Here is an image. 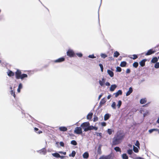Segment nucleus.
Instances as JSON below:
<instances>
[{
    "mask_svg": "<svg viewBox=\"0 0 159 159\" xmlns=\"http://www.w3.org/2000/svg\"><path fill=\"white\" fill-rule=\"evenodd\" d=\"M124 134L121 131H118L113 138L112 145H116L120 144L125 137Z\"/></svg>",
    "mask_w": 159,
    "mask_h": 159,
    "instance_id": "1",
    "label": "nucleus"
},
{
    "mask_svg": "<svg viewBox=\"0 0 159 159\" xmlns=\"http://www.w3.org/2000/svg\"><path fill=\"white\" fill-rule=\"evenodd\" d=\"M16 78V79H21L23 80L24 78H27L28 75L26 74H21V72L20 70L19 69H17L15 73Z\"/></svg>",
    "mask_w": 159,
    "mask_h": 159,
    "instance_id": "2",
    "label": "nucleus"
},
{
    "mask_svg": "<svg viewBox=\"0 0 159 159\" xmlns=\"http://www.w3.org/2000/svg\"><path fill=\"white\" fill-rule=\"evenodd\" d=\"M90 125V123L89 122H84L82 123L81 125V128L84 129V131L85 132L87 131V130H85Z\"/></svg>",
    "mask_w": 159,
    "mask_h": 159,
    "instance_id": "3",
    "label": "nucleus"
},
{
    "mask_svg": "<svg viewBox=\"0 0 159 159\" xmlns=\"http://www.w3.org/2000/svg\"><path fill=\"white\" fill-rule=\"evenodd\" d=\"M66 55L70 57H74L75 53L74 51L71 49H69L66 52Z\"/></svg>",
    "mask_w": 159,
    "mask_h": 159,
    "instance_id": "4",
    "label": "nucleus"
},
{
    "mask_svg": "<svg viewBox=\"0 0 159 159\" xmlns=\"http://www.w3.org/2000/svg\"><path fill=\"white\" fill-rule=\"evenodd\" d=\"M74 133L77 134H82V128L80 127H76L74 130Z\"/></svg>",
    "mask_w": 159,
    "mask_h": 159,
    "instance_id": "5",
    "label": "nucleus"
},
{
    "mask_svg": "<svg viewBox=\"0 0 159 159\" xmlns=\"http://www.w3.org/2000/svg\"><path fill=\"white\" fill-rule=\"evenodd\" d=\"M98 129V128L97 127L94 126L93 125H89V127H88L87 128L85 129V130H87V131L90 130H91L94 129L95 130H97Z\"/></svg>",
    "mask_w": 159,
    "mask_h": 159,
    "instance_id": "6",
    "label": "nucleus"
},
{
    "mask_svg": "<svg viewBox=\"0 0 159 159\" xmlns=\"http://www.w3.org/2000/svg\"><path fill=\"white\" fill-rule=\"evenodd\" d=\"M156 52V51L155 50H153L152 49H150L147 52L145 53V55L146 56L149 55L154 53Z\"/></svg>",
    "mask_w": 159,
    "mask_h": 159,
    "instance_id": "7",
    "label": "nucleus"
},
{
    "mask_svg": "<svg viewBox=\"0 0 159 159\" xmlns=\"http://www.w3.org/2000/svg\"><path fill=\"white\" fill-rule=\"evenodd\" d=\"M38 152L41 154L45 155L47 152L46 149L45 148H43L41 149L38 151Z\"/></svg>",
    "mask_w": 159,
    "mask_h": 159,
    "instance_id": "8",
    "label": "nucleus"
},
{
    "mask_svg": "<svg viewBox=\"0 0 159 159\" xmlns=\"http://www.w3.org/2000/svg\"><path fill=\"white\" fill-rule=\"evenodd\" d=\"M122 93V92L121 90H119L116 93H113V95L115 96L116 98H117L120 95H121Z\"/></svg>",
    "mask_w": 159,
    "mask_h": 159,
    "instance_id": "9",
    "label": "nucleus"
},
{
    "mask_svg": "<svg viewBox=\"0 0 159 159\" xmlns=\"http://www.w3.org/2000/svg\"><path fill=\"white\" fill-rule=\"evenodd\" d=\"M65 59L63 57H62L58 59H57L55 60L54 61V62L55 63L61 62H63L65 61Z\"/></svg>",
    "mask_w": 159,
    "mask_h": 159,
    "instance_id": "10",
    "label": "nucleus"
},
{
    "mask_svg": "<svg viewBox=\"0 0 159 159\" xmlns=\"http://www.w3.org/2000/svg\"><path fill=\"white\" fill-rule=\"evenodd\" d=\"M98 159H111V156L110 155L102 156L101 157Z\"/></svg>",
    "mask_w": 159,
    "mask_h": 159,
    "instance_id": "11",
    "label": "nucleus"
},
{
    "mask_svg": "<svg viewBox=\"0 0 159 159\" xmlns=\"http://www.w3.org/2000/svg\"><path fill=\"white\" fill-rule=\"evenodd\" d=\"M8 75L9 77H12L15 74L12 71L9 70L7 72Z\"/></svg>",
    "mask_w": 159,
    "mask_h": 159,
    "instance_id": "12",
    "label": "nucleus"
},
{
    "mask_svg": "<svg viewBox=\"0 0 159 159\" xmlns=\"http://www.w3.org/2000/svg\"><path fill=\"white\" fill-rule=\"evenodd\" d=\"M147 60L146 59H144L142 60L139 62V64L142 67H143L144 66H145V62Z\"/></svg>",
    "mask_w": 159,
    "mask_h": 159,
    "instance_id": "13",
    "label": "nucleus"
},
{
    "mask_svg": "<svg viewBox=\"0 0 159 159\" xmlns=\"http://www.w3.org/2000/svg\"><path fill=\"white\" fill-rule=\"evenodd\" d=\"M116 87L117 86L116 84L111 85L110 88V91L111 92L113 91Z\"/></svg>",
    "mask_w": 159,
    "mask_h": 159,
    "instance_id": "14",
    "label": "nucleus"
},
{
    "mask_svg": "<svg viewBox=\"0 0 159 159\" xmlns=\"http://www.w3.org/2000/svg\"><path fill=\"white\" fill-rule=\"evenodd\" d=\"M59 129L61 131H66L67 130V129L66 127L62 126L59 128Z\"/></svg>",
    "mask_w": 159,
    "mask_h": 159,
    "instance_id": "15",
    "label": "nucleus"
},
{
    "mask_svg": "<svg viewBox=\"0 0 159 159\" xmlns=\"http://www.w3.org/2000/svg\"><path fill=\"white\" fill-rule=\"evenodd\" d=\"M111 115L109 114H106L104 116V120L105 121L108 120L110 117Z\"/></svg>",
    "mask_w": 159,
    "mask_h": 159,
    "instance_id": "16",
    "label": "nucleus"
},
{
    "mask_svg": "<svg viewBox=\"0 0 159 159\" xmlns=\"http://www.w3.org/2000/svg\"><path fill=\"white\" fill-rule=\"evenodd\" d=\"M133 92V89L132 87L129 88V90L126 93V96L129 95Z\"/></svg>",
    "mask_w": 159,
    "mask_h": 159,
    "instance_id": "17",
    "label": "nucleus"
},
{
    "mask_svg": "<svg viewBox=\"0 0 159 159\" xmlns=\"http://www.w3.org/2000/svg\"><path fill=\"white\" fill-rule=\"evenodd\" d=\"M107 72L109 75L110 76V77H112L114 76V73L111 70H107Z\"/></svg>",
    "mask_w": 159,
    "mask_h": 159,
    "instance_id": "18",
    "label": "nucleus"
},
{
    "mask_svg": "<svg viewBox=\"0 0 159 159\" xmlns=\"http://www.w3.org/2000/svg\"><path fill=\"white\" fill-rule=\"evenodd\" d=\"M83 156L84 158L87 159L89 157V154L88 152H85L83 154Z\"/></svg>",
    "mask_w": 159,
    "mask_h": 159,
    "instance_id": "19",
    "label": "nucleus"
},
{
    "mask_svg": "<svg viewBox=\"0 0 159 159\" xmlns=\"http://www.w3.org/2000/svg\"><path fill=\"white\" fill-rule=\"evenodd\" d=\"M39 130V129L35 127L34 128V131L36 133L38 134H40L42 133V131L41 130H39Z\"/></svg>",
    "mask_w": 159,
    "mask_h": 159,
    "instance_id": "20",
    "label": "nucleus"
},
{
    "mask_svg": "<svg viewBox=\"0 0 159 159\" xmlns=\"http://www.w3.org/2000/svg\"><path fill=\"white\" fill-rule=\"evenodd\" d=\"M121 157L123 159H128V157L126 153H123L121 155Z\"/></svg>",
    "mask_w": 159,
    "mask_h": 159,
    "instance_id": "21",
    "label": "nucleus"
},
{
    "mask_svg": "<svg viewBox=\"0 0 159 159\" xmlns=\"http://www.w3.org/2000/svg\"><path fill=\"white\" fill-rule=\"evenodd\" d=\"M102 81L100 80L99 81V83L100 85L102 86H103L105 82V80L104 78H102Z\"/></svg>",
    "mask_w": 159,
    "mask_h": 159,
    "instance_id": "22",
    "label": "nucleus"
},
{
    "mask_svg": "<svg viewBox=\"0 0 159 159\" xmlns=\"http://www.w3.org/2000/svg\"><path fill=\"white\" fill-rule=\"evenodd\" d=\"M158 58L157 57H154L152 58L151 62L153 63H156L158 61Z\"/></svg>",
    "mask_w": 159,
    "mask_h": 159,
    "instance_id": "23",
    "label": "nucleus"
},
{
    "mask_svg": "<svg viewBox=\"0 0 159 159\" xmlns=\"http://www.w3.org/2000/svg\"><path fill=\"white\" fill-rule=\"evenodd\" d=\"M93 115L92 113H90L87 115V118L88 120H90L92 117Z\"/></svg>",
    "mask_w": 159,
    "mask_h": 159,
    "instance_id": "24",
    "label": "nucleus"
},
{
    "mask_svg": "<svg viewBox=\"0 0 159 159\" xmlns=\"http://www.w3.org/2000/svg\"><path fill=\"white\" fill-rule=\"evenodd\" d=\"M127 63L126 61H123L121 62L120 66L122 67H124L126 66Z\"/></svg>",
    "mask_w": 159,
    "mask_h": 159,
    "instance_id": "25",
    "label": "nucleus"
},
{
    "mask_svg": "<svg viewBox=\"0 0 159 159\" xmlns=\"http://www.w3.org/2000/svg\"><path fill=\"white\" fill-rule=\"evenodd\" d=\"M147 102V100L146 98L141 99L140 100V103L141 104H144Z\"/></svg>",
    "mask_w": 159,
    "mask_h": 159,
    "instance_id": "26",
    "label": "nucleus"
},
{
    "mask_svg": "<svg viewBox=\"0 0 159 159\" xmlns=\"http://www.w3.org/2000/svg\"><path fill=\"white\" fill-rule=\"evenodd\" d=\"M106 101L105 99V98H103L102 99L100 102V104L101 105H102L104 104L106 102Z\"/></svg>",
    "mask_w": 159,
    "mask_h": 159,
    "instance_id": "27",
    "label": "nucleus"
},
{
    "mask_svg": "<svg viewBox=\"0 0 159 159\" xmlns=\"http://www.w3.org/2000/svg\"><path fill=\"white\" fill-rule=\"evenodd\" d=\"M52 155L54 157H56L57 158H59L61 157V156H60V155L57 153H53Z\"/></svg>",
    "mask_w": 159,
    "mask_h": 159,
    "instance_id": "28",
    "label": "nucleus"
},
{
    "mask_svg": "<svg viewBox=\"0 0 159 159\" xmlns=\"http://www.w3.org/2000/svg\"><path fill=\"white\" fill-rule=\"evenodd\" d=\"M22 84L21 83H20L18 87V88L17 90V92L18 93H20V89H22Z\"/></svg>",
    "mask_w": 159,
    "mask_h": 159,
    "instance_id": "29",
    "label": "nucleus"
},
{
    "mask_svg": "<svg viewBox=\"0 0 159 159\" xmlns=\"http://www.w3.org/2000/svg\"><path fill=\"white\" fill-rule=\"evenodd\" d=\"M75 151H73L71 152V153L69 155V156L74 157L75 156Z\"/></svg>",
    "mask_w": 159,
    "mask_h": 159,
    "instance_id": "30",
    "label": "nucleus"
},
{
    "mask_svg": "<svg viewBox=\"0 0 159 159\" xmlns=\"http://www.w3.org/2000/svg\"><path fill=\"white\" fill-rule=\"evenodd\" d=\"M114 149L117 152H121L120 148L118 147H115V148H114Z\"/></svg>",
    "mask_w": 159,
    "mask_h": 159,
    "instance_id": "31",
    "label": "nucleus"
},
{
    "mask_svg": "<svg viewBox=\"0 0 159 159\" xmlns=\"http://www.w3.org/2000/svg\"><path fill=\"white\" fill-rule=\"evenodd\" d=\"M119 55V53L117 51H116L114 53V57H117Z\"/></svg>",
    "mask_w": 159,
    "mask_h": 159,
    "instance_id": "32",
    "label": "nucleus"
},
{
    "mask_svg": "<svg viewBox=\"0 0 159 159\" xmlns=\"http://www.w3.org/2000/svg\"><path fill=\"white\" fill-rule=\"evenodd\" d=\"M139 65V64L138 62H134L133 64V66L135 68H137Z\"/></svg>",
    "mask_w": 159,
    "mask_h": 159,
    "instance_id": "33",
    "label": "nucleus"
},
{
    "mask_svg": "<svg viewBox=\"0 0 159 159\" xmlns=\"http://www.w3.org/2000/svg\"><path fill=\"white\" fill-rule=\"evenodd\" d=\"M107 133L111 135L112 134V132H113V130L111 129H107Z\"/></svg>",
    "mask_w": 159,
    "mask_h": 159,
    "instance_id": "34",
    "label": "nucleus"
},
{
    "mask_svg": "<svg viewBox=\"0 0 159 159\" xmlns=\"http://www.w3.org/2000/svg\"><path fill=\"white\" fill-rule=\"evenodd\" d=\"M122 104V102L120 100H119L118 102V104L117 105V106L118 107V108H119L120 107L121 105Z\"/></svg>",
    "mask_w": 159,
    "mask_h": 159,
    "instance_id": "35",
    "label": "nucleus"
},
{
    "mask_svg": "<svg viewBox=\"0 0 159 159\" xmlns=\"http://www.w3.org/2000/svg\"><path fill=\"white\" fill-rule=\"evenodd\" d=\"M133 57H131L130 58L133 60H135L138 58V56L137 55L134 54L132 55Z\"/></svg>",
    "mask_w": 159,
    "mask_h": 159,
    "instance_id": "36",
    "label": "nucleus"
},
{
    "mask_svg": "<svg viewBox=\"0 0 159 159\" xmlns=\"http://www.w3.org/2000/svg\"><path fill=\"white\" fill-rule=\"evenodd\" d=\"M71 144L74 145H77V143L76 142L75 140H72L71 141Z\"/></svg>",
    "mask_w": 159,
    "mask_h": 159,
    "instance_id": "37",
    "label": "nucleus"
},
{
    "mask_svg": "<svg viewBox=\"0 0 159 159\" xmlns=\"http://www.w3.org/2000/svg\"><path fill=\"white\" fill-rule=\"evenodd\" d=\"M127 152L129 154L131 155L133 153V152L132 149H129L127 150Z\"/></svg>",
    "mask_w": 159,
    "mask_h": 159,
    "instance_id": "38",
    "label": "nucleus"
},
{
    "mask_svg": "<svg viewBox=\"0 0 159 159\" xmlns=\"http://www.w3.org/2000/svg\"><path fill=\"white\" fill-rule=\"evenodd\" d=\"M133 150L136 153H137L139 152V150L138 148L134 146L133 147Z\"/></svg>",
    "mask_w": 159,
    "mask_h": 159,
    "instance_id": "39",
    "label": "nucleus"
},
{
    "mask_svg": "<svg viewBox=\"0 0 159 159\" xmlns=\"http://www.w3.org/2000/svg\"><path fill=\"white\" fill-rule=\"evenodd\" d=\"M100 56L103 58H105L107 57V55L106 54L104 53L101 54Z\"/></svg>",
    "mask_w": 159,
    "mask_h": 159,
    "instance_id": "40",
    "label": "nucleus"
},
{
    "mask_svg": "<svg viewBox=\"0 0 159 159\" xmlns=\"http://www.w3.org/2000/svg\"><path fill=\"white\" fill-rule=\"evenodd\" d=\"M116 72H120L121 71V68L119 66H117L116 68Z\"/></svg>",
    "mask_w": 159,
    "mask_h": 159,
    "instance_id": "41",
    "label": "nucleus"
},
{
    "mask_svg": "<svg viewBox=\"0 0 159 159\" xmlns=\"http://www.w3.org/2000/svg\"><path fill=\"white\" fill-rule=\"evenodd\" d=\"M111 107L114 109H116V103L115 102H113L112 105H111Z\"/></svg>",
    "mask_w": 159,
    "mask_h": 159,
    "instance_id": "42",
    "label": "nucleus"
},
{
    "mask_svg": "<svg viewBox=\"0 0 159 159\" xmlns=\"http://www.w3.org/2000/svg\"><path fill=\"white\" fill-rule=\"evenodd\" d=\"M154 67L157 69L159 68V62H156L154 65Z\"/></svg>",
    "mask_w": 159,
    "mask_h": 159,
    "instance_id": "43",
    "label": "nucleus"
},
{
    "mask_svg": "<svg viewBox=\"0 0 159 159\" xmlns=\"http://www.w3.org/2000/svg\"><path fill=\"white\" fill-rule=\"evenodd\" d=\"M10 93L11 95H12L14 97V98H15L16 97V95L14 91L13 90H11Z\"/></svg>",
    "mask_w": 159,
    "mask_h": 159,
    "instance_id": "44",
    "label": "nucleus"
},
{
    "mask_svg": "<svg viewBox=\"0 0 159 159\" xmlns=\"http://www.w3.org/2000/svg\"><path fill=\"white\" fill-rule=\"evenodd\" d=\"M156 129H149V130H148V132H149V133L150 134H151L154 131H156Z\"/></svg>",
    "mask_w": 159,
    "mask_h": 159,
    "instance_id": "45",
    "label": "nucleus"
},
{
    "mask_svg": "<svg viewBox=\"0 0 159 159\" xmlns=\"http://www.w3.org/2000/svg\"><path fill=\"white\" fill-rule=\"evenodd\" d=\"M140 143L139 141L138 140H137L135 144V145L137 147L139 148Z\"/></svg>",
    "mask_w": 159,
    "mask_h": 159,
    "instance_id": "46",
    "label": "nucleus"
},
{
    "mask_svg": "<svg viewBox=\"0 0 159 159\" xmlns=\"http://www.w3.org/2000/svg\"><path fill=\"white\" fill-rule=\"evenodd\" d=\"M99 66H100V67L101 68V71L102 72L103 71V65L101 64H99Z\"/></svg>",
    "mask_w": 159,
    "mask_h": 159,
    "instance_id": "47",
    "label": "nucleus"
},
{
    "mask_svg": "<svg viewBox=\"0 0 159 159\" xmlns=\"http://www.w3.org/2000/svg\"><path fill=\"white\" fill-rule=\"evenodd\" d=\"M98 120V118L96 116H95L93 118V121L94 122L97 121Z\"/></svg>",
    "mask_w": 159,
    "mask_h": 159,
    "instance_id": "48",
    "label": "nucleus"
},
{
    "mask_svg": "<svg viewBox=\"0 0 159 159\" xmlns=\"http://www.w3.org/2000/svg\"><path fill=\"white\" fill-rule=\"evenodd\" d=\"M88 57L91 58H96L93 54L89 55Z\"/></svg>",
    "mask_w": 159,
    "mask_h": 159,
    "instance_id": "49",
    "label": "nucleus"
},
{
    "mask_svg": "<svg viewBox=\"0 0 159 159\" xmlns=\"http://www.w3.org/2000/svg\"><path fill=\"white\" fill-rule=\"evenodd\" d=\"M98 152L99 154H101V148L99 147H98Z\"/></svg>",
    "mask_w": 159,
    "mask_h": 159,
    "instance_id": "50",
    "label": "nucleus"
},
{
    "mask_svg": "<svg viewBox=\"0 0 159 159\" xmlns=\"http://www.w3.org/2000/svg\"><path fill=\"white\" fill-rule=\"evenodd\" d=\"M76 55L79 57H81L82 56V54L81 53H77Z\"/></svg>",
    "mask_w": 159,
    "mask_h": 159,
    "instance_id": "51",
    "label": "nucleus"
},
{
    "mask_svg": "<svg viewBox=\"0 0 159 159\" xmlns=\"http://www.w3.org/2000/svg\"><path fill=\"white\" fill-rule=\"evenodd\" d=\"M101 125L103 126H105L106 125V123L105 122H102L101 123Z\"/></svg>",
    "mask_w": 159,
    "mask_h": 159,
    "instance_id": "52",
    "label": "nucleus"
},
{
    "mask_svg": "<svg viewBox=\"0 0 159 159\" xmlns=\"http://www.w3.org/2000/svg\"><path fill=\"white\" fill-rule=\"evenodd\" d=\"M96 135L97 136H102V134L101 133H96Z\"/></svg>",
    "mask_w": 159,
    "mask_h": 159,
    "instance_id": "53",
    "label": "nucleus"
},
{
    "mask_svg": "<svg viewBox=\"0 0 159 159\" xmlns=\"http://www.w3.org/2000/svg\"><path fill=\"white\" fill-rule=\"evenodd\" d=\"M60 145L62 147H64V144L62 142H61L60 143Z\"/></svg>",
    "mask_w": 159,
    "mask_h": 159,
    "instance_id": "54",
    "label": "nucleus"
},
{
    "mask_svg": "<svg viewBox=\"0 0 159 159\" xmlns=\"http://www.w3.org/2000/svg\"><path fill=\"white\" fill-rule=\"evenodd\" d=\"M130 70L129 69H127L126 70V73L128 74L130 73Z\"/></svg>",
    "mask_w": 159,
    "mask_h": 159,
    "instance_id": "55",
    "label": "nucleus"
},
{
    "mask_svg": "<svg viewBox=\"0 0 159 159\" xmlns=\"http://www.w3.org/2000/svg\"><path fill=\"white\" fill-rule=\"evenodd\" d=\"M59 153H60V154H62L64 155H65L66 154V152H61V151H60V152H59Z\"/></svg>",
    "mask_w": 159,
    "mask_h": 159,
    "instance_id": "56",
    "label": "nucleus"
},
{
    "mask_svg": "<svg viewBox=\"0 0 159 159\" xmlns=\"http://www.w3.org/2000/svg\"><path fill=\"white\" fill-rule=\"evenodd\" d=\"M106 85L107 86H109L110 85V84L109 82H106Z\"/></svg>",
    "mask_w": 159,
    "mask_h": 159,
    "instance_id": "57",
    "label": "nucleus"
},
{
    "mask_svg": "<svg viewBox=\"0 0 159 159\" xmlns=\"http://www.w3.org/2000/svg\"><path fill=\"white\" fill-rule=\"evenodd\" d=\"M102 96V93H101L100 95L98 96V99L99 100L101 98V97Z\"/></svg>",
    "mask_w": 159,
    "mask_h": 159,
    "instance_id": "58",
    "label": "nucleus"
},
{
    "mask_svg": "<svg viewBox=\"0 0 159 159\" xmlns=\"http://www.w3.org/2000/svg\"><path fill=\"white\" fill-rule=\"evenodd\" d=\"M111 97V95H109L107 97V98L108 99H109Z\"/></svg>",
    "mask_w": 159,
    "mask_h": 159,
    "instance_id": "59",
    "label": "nucleus"
},
{
    "mask_svg": "<svg viewBox=\"0 0 159 159\" xmlns=\"http://www.w3.org/2000/svg\"><path fill=\"white\" fill-rule=\"evenodd\" d=\"M143 158L141 157H137L136 159H142Z\"/></svg>",
    "mask_w": 159,
    "mask_h": 159,
    "instance_id": "60",
    "label": "nucleus"
},
{
    "mask_svg": "<svg viewBox=\"0 0 159 159\" xmlns=\"http://www.w3.org/2000/svg\"><path fill=\"white\" fill-rule=\"evenodd\" d=\"M156 131H158V133L159 134V129H156Z\"/></svg>",
    "mask_w": 159,
    "mask_h": 159,
    "instance_id": "61",
    "label": "nucleus"
},
{
    "mask_svg": "<svg viewBox=\"0 0 159 159\" xmlns=\"http://www.w3.org/2000/svg\"><path fill=\"white\" fill-rule=\"evenodd\" d=\"M65 157L64 156H61V157H60L61 158H63L64 157Z\"/></svg>",
    "mask_w": 159,
    "mask_h": 159,
    "instance_id": "62",
    "label": "nucleus"
},
{
    "mask_svg": "<svg viewBox=\"0 0 159 159\" xmlns=\"http://www.w3.org/2000/svg\"><path fill=\"white\" fill-rule=\"evenodd\" d=\"M12 87H10V89L11 90H12Z\"/></svg>",
    "mask_w": 159,
    "mask_h": 159,
    "instance_id": "63",
    "label": "nucleus"
},
{
    "mask_svg": "<svg viewBox=\"0 0 159 159\" xmlns=\"http://www.w3.org/2000/svg\"><path fill=\"white\" fill-rule=\"evenodd\" d=\"M110 58H111V60H113V58H112V57H111Z\"/></svg>",
    "mask_w": 159,
    "mask_h": 159,
    "instance_id": "64",
    "label": "nucleus"
}]
</instances>
